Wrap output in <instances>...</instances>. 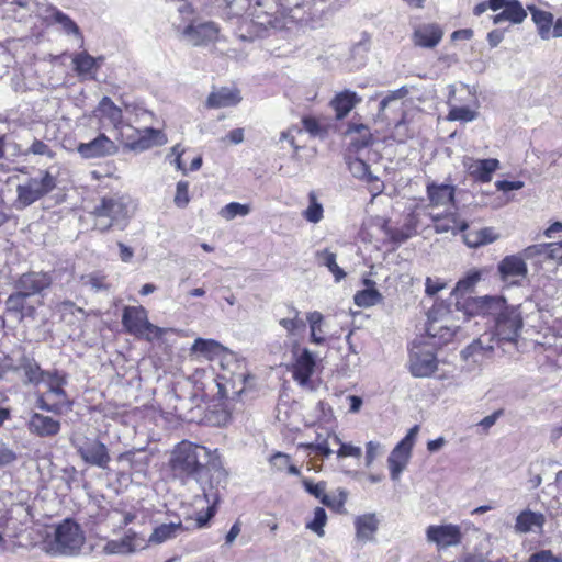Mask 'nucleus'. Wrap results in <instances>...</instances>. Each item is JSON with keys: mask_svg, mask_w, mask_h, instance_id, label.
Wrapping results in <instances>:
<instances>
[{"mask_svg": "<svg viewBox=\"0 0 562 562\" xmlns=\"http://www.w3.org/2000/svg\"><path fill=\"white\" fill-rule=\"evenodd\" d=\"M170 467L176 476H193L200 484L203 494L195 497V504L205 503L206 512L196 514V528L207 526L216 513L220 502L217 487L226 483L227 473L216 450L181 441L172 450Z\"/></svg>", "mask_w": 562, "mask_h": 562, "instance_id": "f257e3e1", "label": "nucleus"}, {"mask_svg": "<svg viewBox=\"0 0 562 562\" xmlns=\"http://www.w3.org/2000/svg\"><path fill=\"white\" fill-rule=\"evenodd\" d=\"M505 303L502 296L488 295L456 299L454 310L443 302L436 303L428 312L427 334L437 338L438 344H447L461 327V322L477 314H495Z\"/></svg>", "mask_w": 562, "mask_h": 562, "instance_id": "f03ea898", "label": "nucleus"}, {"mask_svg": "<svg viewBox=\"0 0 562 562\" xmlns=\"http://www.w3.org/2000/svg\"><path fill=\"white\" fill-rule=\"evenodd\" d=\"M93 115L99 120L101 128L112 125L115 130H120L122 142L131 150L143 151L150 148L156 143L155 138L160 135V132L154 128H145L140 132L131 125L123 126L122 110L109 97L100 100Z\"/></svg>", "mask_w": 562, "mask_h": 562, "instance_id": "7ed1b4c3", "label": "nucleus"}, {"mask_svg": "<svg viewBox=\"0 0 562 562\" xmlns=\"http://www.w3.org/2000/svg\"><path fill=\"white\" fill-rule=\"evenodd\" d=\"M86 537L81 527L71 519H65L55 527L54 533L47 536L44 551L53 557L76 555L85 544Z\"/></svg>", "mask_w": 562, "mask_h": 562, "instance_id": "20e7f679", "label": "nucleus"}, {"mask_svg": "<svg viewBox=\"0 0 562 562\" xmlns=\"http://www.w3.org/2000/svg\"><path fill=\"white\" fill-rule=\"evenodd\" d=\"M7 2L32 12L47 26H56L57 31L69 35H79L77 23L47 0H7Z\"/></svg>", "mask_w": 562, "mask_h": 562, "instance_id": "39448f33", "label": "nucleus"}, {"mask_svg": "<svg viewBox=\"0 0 562 562\" xmlns=\"http://www.w3.org/2000/svg\"><path fill=\"white\" fill-rule=\"evenodd\" d=\"M94 227L101 232L116 226L124 229L131 216L130 201L124 196L103 198L100 205L94 209Z\"/></svg>", "mask_w": 562, "mask_h": 562, "instance_id": "423d86ee", "label": "nucleus"}, {"mask_svg": "<svg viewBox=\"0 0 562 562\" xmlns=\"http://www.w3.org/2000/svg\"><path fill=\"white\" fill-rule=\"evenodd\" d=\"M55 186V178L48 171H40L18 184L15 202L19 207H26L49 193Z\"/></svg>", "mask_w": 562, "mask_h": 562, "instance_id": "0eeeda50", "label": "nucleus"}, {"mask_svg": "<svg viewBox=\"0 0 562 562\" xmlns=\"http://www.w3.org/2000/svg\"><path fill=\"white\" fill-rule=\"evenodd\" d=\"M122 323L130 334L143 337L149 341L161 338L167 330L151 324L148 321L147 311L143 306L125 307Z\"/></svg>", "mask_w": 562, "mask_h": 562, "instance_id": "6e6552de", "label": "nucleus"}, {"mask_svg": "<svg viewBox=\"0 0 562 562\" xmlns=\"http://www.w3.org/2000/svg\"><path fill=\"white\" fill-rule=\"evenodd\" d=\"M494 339L497 342L515 344L522 328V317L518 306H506L505 304L496 311Z\"/></svg>", "mask_w": 562, "mask_h": 562, "instance_id": "1a4fd4ad", "label": "nucleus"}, {"mask_svg": "<svg viewBox=\"0 0 562 562\" xmlns=\"http://www.w3.org/2000/svg\"><path fill=\"white\" fill-rule=\"evenodd\" d=\"M493 341L494 336H480L477 339L473 340L461 351L462 360L471 369L484 366L493 357L495 349Z\"/></svg>", "mask_w": 562, "mask_h": 562, "instance_id": "9d476101", "label": "nucleus"}, {"mask_svg": "<svg viewBox=\"0 0 562 562\" xmlns=\"http://www.w3.org/2000/svg\"><path fill=\"white\" fill-rule=\"evenodd\" d=\"M437 369V359L432 350L416 342L409 353V370L414 376L426 378Z\"/></svg>", "mask_w": 562, "mask_h": 562, "instance_id": "9b49d317", "label": "nucleus"}, {"mask_svg": "<svg viewBox=\"0 0 562 562\" xmlns=\"http://www.w3.org/2000/svg\"><path fill=\"white\" fill-rule=\"evenodd\" d=\"M426 539L438 548H448L461 542L462 532L459 526L452 524L430 525L426 529Z\"/></svg>", "mask_w": 562, "mask_h": 562, "instance_id": "f8f14e48", "label": "nucleus"}, {"mask_svg": "<svg viewBox=\"0 0 562 562\" xmlns=\"http://www.w3.org/2000/svg\"><path fill=\"white\" fill-rule=\"evenodd\" d=\"M77 451L86 463L105 469L111 460L109 450L98 439L86 438L77 445Z\"/></svg>", "mask_w": 562, "mask_h": 562, "instance_id": "ddd939ff", "label": "nucleus"}, {"mask_svg": "<svg viewBox=\"0 0 562 562\" xmlns=\"http://www.w3.org/2000/svg\"><path fill=\"white\" fill-rule=\"evenodd\" d=\"M294 362L292 367L293 379L301 385H305L313 375L316 361L314 355L307 349H297V342L293 345Z\"/></svg>", "mask_w": 562, "mask_h": 562, "instance_id": "4468645a", "label": "nucleus"}, {"mask_svg": "<svg viewBox=\"0 0 562 562\" xmlns=\"http://www.w3.org/2000/svg\"><path fill=\"white\" fill-rule=\"evenodd\" d=\"M493 11L502 12L493 16L494 24L508 21L514 24L521 23L527 18V12L518 0H491Z\"/></svg>", "mask_w": 562, "mask_h": 562, "instance_id": "2eb2a0df", "label": "nucleus"}, {"mask_svg": "<svg viewBox=\"0 0 562 562\" xmlns=\"http://www.w3.org/2000/svg\"><path fill=\"white\" fill-rule=\"evenodd\" d=\"M77 150L81 157L92 159L114 155L117 147L112 139L104 134H100L89 143H80Z\"/></svg>", "mask_w": 562, "mask_h": 562, "instance_id": "dca6fc26", "label": "nucleus"}, {"mask_svg": "<svg viewBox=\"0 0 562 562\" xmlns=\"http://www.w3.org/2000/svg\"><path fill=\"white\" fill-rule=\"evenodd\" d=\"M22 371L25 382L32 384H38L44 380L46 371H43L38 363L31 358L23 357L20 360L18 367L12 368L8 359L0 361V376H2L8 370Z\"/></svg>", "mask_w": 562, "mask_h": 562, "instance_id": "f3484780", "label": "nucleus"}, {"mask_svg": "<svg viewBox=\"0 0 562 562\" xmlns=\"http://www.w3.org/2000/svg\"><path fill=\"white\" fill-rule=\"evenodd\" d=\"M464 168L469 175L480 182H488L492 175L498 169L499 161L495 158L488 159H472L465 158L463 161Z\"/></svg>", "mask_w": 562, "mask_h": 562, "instance_id": "a211bd4d", "label": "nucleus"}, {"mask_svg": "<svg viewBox=\"0 0 562 562\" xmlns=\"http://www.w3.org/2000/svg\"><path fill=\"white\" fill-rule=\"evenodd\" d=\"M52 279L47 273L30 272L20 277L16 289L30 297L47 289Z\"/></svg>", "mask_w": 562, "mask_h": 562, "instance_id": "6ab92c4d", "label": "nucleus"}, {"mask_svg": "<svg viewBox=\"0 0 562 562\" xmlns=\"http://www.w3.org/2000/svg\"><path fill=\"white\" fill-rule=\"evenodd\" d=\"M27 429L38 437H53L60 430V423L53 417L34 413L27 422Z\"/></svg>", "mask_w": 562, "mask_h": 562, "instance_id": "aec40b11", "label": "nucleus"}, {"mask_svg": "<svg viewBox=\"0 0 562 562\" xmlns=\"http://www.w3.org/2000/svg\"><path fill=\"white\" fill-rule=\"evenodd\" d=\"M241 101L240 92L234 87H222L212 91L206 100V106L211 109L237 105Z\"/></svg>", "mask_w": 562, "mask_h": 562, "instance_id": "412c9836", "label": "nucleus"}, {"mask_svg": "<svg viewBox=\"0 0 562 562\" xmlns=\"http://www.w3.org/2000/svg\"><path fill=\"white\" fill-rule=\"evenodd\" d=\"M501 278L506 281L514 278H526L528 268L521 255L506 256L498 263Z\"/></svg>", "mask_w": 562, "mask_h": 562, "instance_id": "4be33fe9", "label": "nucleus"}, {"mask_svg": "<svg viewBox=\"0 0 562 562\" xmlns=\"http://www.w3.org/2000/svg\"><path fill=\"white\" fill-rule=\"evenodd\" d=\"M226 351L227 348L218 341L204 338H196L190 349L191 355L210 361L222 358Z\"/></svg>", "mask_w": 562, "mask_h": 562, "instance_id": "5701e85b", "label": "nucleus"}, {"mask_svg": "<svg viewBox=\"0 0 562 562\" xmlns=\"http://www.w3.org/2000/svg\"><path fill=\"white\" fill-rule=\"evenodd\" d=\"M379 524L374 513L357 516L355 519L357 539L363 543L374 541Z\"/></svg>", "mask_w": 562, "mask_h": 562, "instance_id": "b1692460", "label": "nucleus"}, {"mask_svg": "<svg viewBox=\"0 0 562 562\" xmlns=\"http://www.w3.org/2000/svg\"><path fill=\"white\" fill-rule=\"evenodd\" d=\"M456 187L447 183L430 182L427 184V195L431 206H446L454 202Z\"/></svg>", "mask_w": 562, "mask_h": 562, "instance_id": "393cba45", "label": "nucleus"}, {"mask_svg": "<svg viewBox=\"0 0 562 562\" xmlns=\"http://www.w3.org/2000/svg\"><path fill=\"white\" fill-rule=\"evenodd\" d=\"M544 516L530 509H525L516 517L514 529L517 533L537 532L544 524Z\"/></svg>", "mask_w": 562, "mask_h": 562, "instance_id": "a878e982", "label": "nucleus"}, {"mask_svg": "<svg viewBox=\"0 0 562 562\" xmlns=\"http://www.w3.org/2000/svg\"><path fill=\"white\" fill-rule=\"evenodd\" d=\"M48 389V394L56 398V402H60V406L70 405L67 398V394L64 386L67 384L66 375L60 374L58 371H47L44 380H42Z\"/></svg>", "mask_w": 562, "mask_h": 562, "instance_id": "bb28decb", "label": "nucleus"}, {"mask_svg": "<svg viewBox=\"0 0 562 562\" xmlns=\"http://www.w3.org/2000/svg\"><path fill=\"white\" fill-rule=\"evenodd\" d=\"M435 223L434 228L436 233H452L456 235L458 232H465L468 229V223L461 220L458 214L450 213L448 215H431Z\"/></svg>", "mask_w": 562, "mask_h": 562, "instance_id": "cd10ccee", "label": "nucleus"}, {"mask_svg": "<svg viewBox=\"0 0 562 562\" xmlns=\"http://www.w3.org/2000/svg\"><path fill=\"white\" fill-rule=\"evenodd\" d=\"M498 234L493 227L469 229L463 234V240L470 248H477L498 239Z\"/></svg>", "mask_w": 562, "mask_h": 562, "instance_id": "c85d7f7f", "label": "nucleus"}, {"mask_svg": "<svg viewBox=\"0 0 562 562\" xmlns=\"http://www.w3.org/2000/svg\"><path fill=\"white\" fill-rule=\"evenodd\" d=\"M361 101L356 92L345 90L338 93L330 102L331 108L336 112L337 119L345 117Z\"/></svg>", "mask_w": 562, "mask_h": 562, "instance_id": "c756f323", "label": "nucleus"}, {"mask_svg": "<svg viewBox=\"0 0 562 562\" xmlns=\"http://www.w3.org/2000/svg\"><path fill=\"white\" fill-rule=\"evenodd\" d=\"M27 295L18 290L7 299V311L9 313L16 314L20 321L25 316H32L35 312V308L34 306L27 305Z\"/></svg>", "mask_w": 562, "mask_h": 562, "instance_id": "7c9ffc66", "label": "nucleus"}, {"mask_svg": "<svg viewBox=\"0 0 562 562\" xmlns=\"http://www.w3.org/2000/svg\"><path fill=\"white\" fill-rule=\"evenodd\" d=\"M315 258L318 266L326 267L331 272L336 282H340L346 277V272L338 266L336 261V254L329 249L316 251Z\"/></svg>", "mask_w": 562, "mask_h": 562, "instance_id": "2f4dec72", "label": "nucleus"}, {"mask_svg": "<svg viewBox=\"0 0 562 562\" xmlns=\"http://www.w3.org/2000/svg\"><path fill=\"white\" fill-rule=\"evenodd\" d=\"M186 528L183 525L179 522H170V524H162L155 528L154 532L151 533L149 541L156 542V543H162L169 539L176 538L180 532H182Z\"/></svg>", "mask_w": 562, "mask_h": 562, "instance_id": "473e14b6", "label": "nucleus"}, {"mask_svg": "<svg viewBox=\"0 0 562 562\" xmlns=\"http://www.w3.org/2000/svg\"><path fill=\"white\" fill-rule=\"evenodd\" d=\"M134 533H127L120 540H110L104 544L102 551L105 554H126L134 552Z\"/></svg>", "mask_w": 562, "mask_h": 562, "instance_id": "72a5a7b5", "label": "nucleus"}, {"mask_svg": "<svg viewBox=\"0 0 562 562\" xmlns=\"http://www.w3.org/2000/svg\"><path fill=\"white\" fill-rule=\"evenodd\" d=\"M481 271L480 270H471L467 273V276L462 279H460L451 295L456 299L463 297L467 293L473 291L474 286L477 284V282L481 280Z\"/></svg>", "mask_w": 562, "mask_h": 562, "instance_id": "f704fd0d", "label": "nucleus"}, {"mask_svg": "<svg viewBox=\"0 0 562 562\" xmlns=\"http://www.w3.org/2000/svg\"><path fill=\"white\" fill-rule=\"evenodd\" d=\"M57 308L58 312L60 313L63 321L69 325L79 324L86 317L85 311L80 307H77L70 301L61 302Z\"/></svg>", "mask_w": 562, "mask_h": 562, "instance_id": "c9c22d12", "label": "nucleus"}, {"mask_svg": "<svg viewBox=\"0 0 562 562\" xmlns=\"http://www.w3.org/2000/svg\"><path fill=\"white\" fill-rule=\"evenodd\" d=\"M302 216L312 224L319 223L324 217L323 204L314 191L308 193V206L302 212Z\"/></svg>", "mask_w": 562, "mask_h": 562, "instance_id": "e433bc0d", "label": "nucleus"}, {"mask_svg": "<svg viewBox=\"0 0 562 562\" xmlns=\"http://www.w3.org/2000/svg\"><path fill=\"white\" fill-rule=\"evenodd\" d=\"M383 296L376 289H364L362 291H358L353 301L355 304L360 307H370L382 302Z\"/></svg>", "mask_w": 562, "mask_h": 562, "instance_id": "4c0bfd02", "label": "nucleus"}, {"mask_svg": "<svg viewBox=\"0 0 562 562\" xmlns=\"http://www.w3.org/2000/svg\"><path fill=\"white\" fill-rule=\"evenodd\" d=\"M528 10L532 15V21L537 25L539 32L541 34L548 33L553 24V15L548 11L537 9L533 5L528 7Z\"/></svg>", "mask_w": 562, "mask_h": 562, "instance_id": "58836bf2", "label": "nucleus"}, {"mask_svg": "<svg viewBox=\"0 0 562 562\" xmlns=\"http://www.w3.org/2000/svg\"><path fill=\"white\" fill-rule=\"evenodd\" d=\"M306 319L310 324L311 341L316 345L324 344L325 337L322 335L323 315L319 312L314 311L307 314Z\"/></svg>", "mask_w": 562, "mask_h": 562, "instance_id": "ea45409f", "label": "nucleus"}, {"mask_svg": "<svg viewBox=\"0 0 562 562\" xmlns=\"http://www.w3.org/2000/svg\"><path fill=\"white\" fill-rule=\"evenodd\" d=\"M76 70L79 75L86 77H93V71L97 68V59L87 53H80L74 58Z\"/></svg>", "mask_w": 562, "mask_h": 562, "instance_id": "a19ab883", "label": "nucleus"}, {"mask_svg": "<svg viewBox=\"0 0 562 562\" xmlns=\"http://www.w3.org/2000/svg\"><path fill=\"white\" fill-rule=\"evenodd\" d=\"M349 132L351 134H355V136H352L351 139V146L356 150L364 148L371 143L372 135L366 125H355L349 130Z\"/></svg>", "mask_w": 562, "mask_h": 562, "instance_id": "79ce46f5", "label": "nucleus"}, {"mask_svg": "<svg viewBox=\"0 0 562 562\" xmlns=\"http://www.w3.org/2000/svg\"><path fill=\"white\" fill-rule=\"evenodd\" d=\"M291 313L292 317L281 318L279 321L280 326H282L289 336L296 335L305 329V322L300 318V312L296 308H292Z\"/></svg>", "mask_w": 562, "mask_h": 562, "instance_id": "37998d69", "label": "nucleus"}, {"mask_svg": "<svg viewBox=\"0 0 562 562\" xmlns=\"http://www.w3.org/2000/svg\"><path fill=\"white\" fill-rule=\"evenodd\" d=\"M251 209L248 204H241L238 202H231L222 207L218 212L220 216L226 221H232L236 216H247Z\"/></svg>", "mask_w": 562, "mask_h": 562, "instance_id": "c03bdc74", "label": "nucleus"}, {"mask_svg": "<svg viewBox=\"0 0 562 562\" xmlns=\"http://www.w3.org/2000/svg\"><path fill=\"white\" fill-rule=\"evenodd\" d=\"M477 112L469 109L468 106H457L450 104V111L448 113L447 120L471 122L475 120Z\"/></svg>", "mask_w": 562, "mask_h": 562, "instance_id": "a18cd8bd", "label": "nucleus"}, {"mask_svg": "<svg viewBox=\"0 0 562 562\" xmlns=\"http://www.w3.org/2000/svg\"><path fill=\"white\" fill-rule=\"evenodd\" d=\"M327 522V514L324 508L316 507L313 519L306 524V528L315 532L317 536H324V527Z\"/></svg>", "mask_w": 562, "mask_h": 562, "instance_id": "49530a36", "label": "nucleus"}, {"mask_svg": "<svg viewBox=\"0 0 562 562\" xmlns=\"http://www.w3.org/2000/svg\"><path fill=\"white\" fill-rule=\"evenodd\" d=\"M331 441L335 445H339V449L337 451L338 458L352 457L359 459L362 456V450L360 447L353 446L351 443H344L336 434H333Z\"/></svg>", "mask_w": 562, "mask_h": 562, "instance_id": "de8ad7c7", "label": "nucleus"}, {"mask_svg": "<svg viewBox=\"0 0 562 562\" xmlns=\"http://www.w3.org/2000/svg\"><path fill=\"white\" fill-rule=\"evenodd\" d=\"M333 435H328L327 437H323L321 434L317 435L315 442L305 445L306 449L314 451L316 453L323 454L324 457H329L333 453L330 449L329 439H331Z\"/></svg>", "mask_w": 562, "mask_h": 562, "instance_id": "09e8293b", "label": "nucleus"}, {"mask_svg": "<svg viewBox=\"0 0 562 562\" xmlns=\"http://www.w3.org/2000/svg\"><path fill=\"white\" fill-rule=\"evenodd\" d=\"M302 134V128L291 126L286 131L281 132L279 142H286L294 150L293 158L297 157L301 146L296 143V135Z\"/></svg>", "mask_w": 562, "mask_h": 562, "instance_id": "8fccbe9b", "label": "nucleus"}, {"mask_svg": "<svg viewBox=\"0 0 562 562\" xmlns=\"http://www.w3.org/2000/svg\"><path fill=\"white\" fill-rule=\"evenodd\" d=\"M173 202L180 209H183L189 204V183L187 181H179L177 183Z\"/></svg>", "mask_w": 562, "mask_h": 562, "instance_id": "3c124183", "label": "nucleus"}, {"mask_svg": "<svg viewBox=\"0 0 562 562\" xmlns=\"http://www.w3.org/2000/svg\"><path fill=\"white\" fill-rule=\"evenodd\" d=\"M83 285L90 286L94 291L106 289L105 278L97 273H90L81 277Z\"/></svg>", "mask_w": 562, "mask_h": 562, "instance_id": "603ef678", "label": "nucleus"}, {"mask_svg": "<svg viewBox=\"0 0 562 562\" xmlns=\"http://www.w3.org/2000/svg\"><path fill=\"white\" fill-rule=\"evenodd\" d=\"M503 411H496L493 414L484 417L482 420H480L475 427L479 429V434L481 435H487L490 429L496 424L498 418L502 416Z\"/></svg>", "mask_w": 562, "mask_h": 562, "instance_id": "864d4df0", "label": "nucleus"}, {"mask_svg": "<svg viewBox=\"0 0 562 562\" xmlns=\"http://www.w3.org/2000/svg\"><path fill=\"white\" fill-rule=\"evenodd\" d=\"M190 29L194 31L195 35H214L220 32V29L213 21L198 22L191 25Z\"/></svg>", "mask_w": 562, "mask_h": 562, "instance_id": "5fc2aeb1", "label": "nucleus"}, {"mask_svg": "<svg viewBox=\"0 0 562 562\" xmlns=\"http://www.w3.org/2000/svg\"><path fill=\"white\" fill-rule=\"evenodd\" d=\"M349 169L357 178L368 179L370 177L369 166L361 159L350 161Z\"/></svg>", "mask_w": 562, "mask_h": 562, "instance_id": "6e6d98bb", "label": "nucleus"}, {"mask_svg": "<svg viewBox=\"0 0 562 562\" xmlns=\"http://www.w3.org/2000/svg\"><path fill=\"white\" fill-rule=\"evenodd\" d=\"M447 288V283L439 278L427 277L425 281V292L428 296L436 295L439 291Z\"/></svg>", "mask_w": 562, "mask_h": 562, "instance_id": "4d7b16f0", "label": "nucleus"}, {"mask_svg": "<svg viewBox=\"0 0 562 562\" xmlns=\"http://www.w3.org/2000/svg\"><path fill=\"white\" fill-rule=\"evenodd\" d=\"M547 252V244H538L532 245L527 248H525L521 252V257L526 259H532V258H546Z\"/></svg>", "mask_w": 562, "mask_h": 562, "instance_id": "13d9d810", "label": "nucleus"}, {"mask_svg": "<svg viewBox=\"0 0 562 562\" xmlns=\"http://www.w3.org/2000/svg\"><path fill=\"white\" fill-rule=\"evenodd\" d=\"M406 443L398 442L392 450L387 459H394L397 461L408 462L412 449L405 446Z\"/></svg>", "mask_w": 562, "mask_h": 562, "instance_id": "bf43d9fd", "label": "nucleus"}, {"mask_svg": "<svg viewBox=\"0 0 562 562\" xmlns=\"http://www.w3.org/2000/svg\"><path fill=\"white\" fill-rule=\"evenodd\" d=\"M528 562H562V559L554 555L551 550H540L531 554Z\"/></svg>", "mask_w": 562, "mask_h": 562, "instance_id": "052dcab7", "label": "nucleus"}, {"mask_svg": "<svg viewBox=\"0 0 562 562\" xmlns=\"http://www.w3.org/2000/svg\"><path fill=\"white\" fill-rule=\"evenodd\" d=\"M291 459L288 454L282 452H277L270 458V464L277 471L286 470L288 465H290Z\"/></svg>", "mask_w": 562, "mask_h": 562, "instance_id": "680f3d73", "label": "nucleus"}, {"mask_svg": "<svg viewBox=\"0 0 562 562\" xmlns=\"http://www.w3.org/2000/svg\"><path fill=\"white\" fill-rule=\"evenodd\" d=\"M302 483L305 490L316 498L321 499L322 496L325 494L326 484L324 482H318L314 484L312 481L303 479Z\"/></svg>", "mask_w": 562, "mask_h": 562, "instance_id": "e2e57ef3", "label": "nucleus"}, {"mask_svg": "<svg viewBox=\"0 0 562 562\" xmlns=\"http://www.w3.org/2000/svg\"><path fill=\"white\" fill-rule=\"evenodd\" d=\"M16 458V453L11 448L0 445V468L12 464Z\"/></svg>", "mask_w": 562, "mask_h": 562, "instance_id": "0e129e2a", "label": "nucleus"}, {"mask_svg": "<svg viewBox=\"0 0 562 562\" xmlns=\"http://www.w3.org/2000/svg\"><path fill=\"white\" fill-rule=\"evenodd\" d=\"M381 451V445L375 441H369L366 446V465L370 467L374 459L379 456Z\"/></svg>", "mask_w": 562, "mask_h": 562, "instance_id": "69168bd1", "label": "nucleus"}, {"mask_svg": "<svg viewBox=\"0 0 562 562\" xmlns=\"http://www.w3.org/2000/svg\"><path fill=\"white\" fill-rule=\"evenodd\" d=\"M406 93L407 90L404 88H401L396 91H392L380 102V110L384 111L389 106V104L401 100L403 97H405Z\"/></svg>", "mask_w": 562, "mask_h": 562, "instance_id": "338daca9", "label": "nucleus"}, {"mask_svg": "<svg viewBox=\"0 0 562 562\" xmlns=\"http://www.w3.org/2000/svg\"><path fill=\"white\" fill-rule=\"evenodd\" d=\"M546 259L562 261V244H561V241L547 244Z\"/></svg>", "mask_w": 562, "mask_h": 562, "instance_id": "774afa93", "label": "nucleus"}]
</instances>
